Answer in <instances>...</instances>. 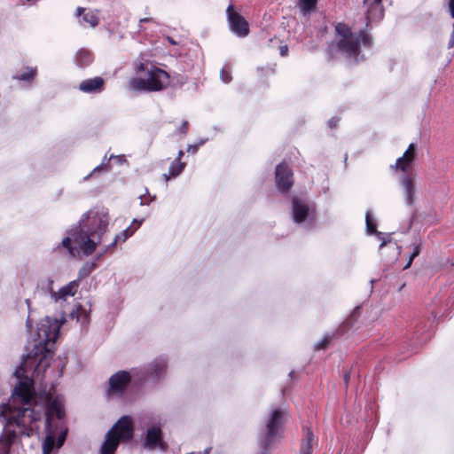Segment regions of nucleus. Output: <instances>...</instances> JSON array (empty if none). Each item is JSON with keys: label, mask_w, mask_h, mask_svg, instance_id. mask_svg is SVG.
<instances>
[{"label": "nucleus", "mask_w": 454, "mask_h": 454, "mask_svg": "<svg viewBox=\"0 0 454 454\" xmlns=\"http://www.w3.org/2000/svg\"><path fill=\"white\" fill-rule=\"evenodd\" d=\"M96 267H97V264L94 262H85L82 265V267L80 269V270L78 272V278L76 280H79V283H80L81 280L85 278L86 277H88L96 269Z\"/></svg>", "instance_id": "393cba45"}, {"label": "nucleus", "mask_w": 454, "mask_h": 454, "mask_svg": "<svg viewBox=\"0 0 454 454\" xmlns=\"http://www.w3.org/2000/svg\"><path fill=\"white\" fill-rule=\"evenodd\" d=\"M420 253V247L419 245H413V251L410 255L409 261L407 264L404 266V269L409 268L411 265L412 261L415 257H417Z\"/></svg>", "instance_id": "c756f323"}, {"label": "nucleus", "mask_w": 454, "mask_h": 454, "mask_svg": "<svg viewBox=\"0 0 454 454\" xmlns=\"http://www.w3.org/2000/svg\"><path fill=\"white\" fill-rule=\"evenodd\" d=\"M220 77L224 83H229L231 81L232 77L231 74V67L229 65H225L222 68Z\"/></svg>", "instance_id": "c85d7f7f"}, {"label": "nucleus", "mask_w": 454, "mask_h": 454, "mask_svg": "<svg viewBox=\"0 0 454 454\" xmlns=\"http://www.w3.org/2000/svg\"><path fill=\"white\" fill-rule=\"evenodd\" d=\"M151 20H152V19H150V18H144V19H141V20H140V22H141V23H142V22H149V21H151Z\"/></svg>", "instance_id": "79ce46f5"}, {"label": "nucleus", "mask_w": 454, "mask_h": 454, "mask_svg": "<svg viewBox=\"0 0 454 454\" xmlns=\"http://www.w3.org/2000/svg\"><path fill=\"white\" fill-rule=\"evenodd\" d=\"M26 325L28 330L31 328V320L29 317L27 319Z\"/></svg>", "instance_id": "58836bf2"}, {"label": "nucleus", "mask_w": 454, "mask_h": 454, "mask_svg": "<svg viewBox=\"0 0 454 454\" xmlns=\"http://www.w3.org/2000/svg\"><path fill=\"white\" fill-rule=\"evenodd\" d=\"M167 363L164 359H157L155 360L151 365L146 372L147 376H150L152 378H159L160 374L164 372L166 369Z\"/></svg>", "instance_id": "b1692460"}, {"label": "nucleus", "mask_w": 454, "mask_h": 454, "mask_svg": "<svg viewBox=\"0 0 454 454\" xmlns=\"http://www.w3.org/2000/svg\"><path fill=\"white\" fill-rule=\"evenodd\" d=\"M27 349H29V350H28V352H27V353H29L30 351H32V350H33V348L30 349V347H27ZM27 355H28V354H27V356H26V358L24 359L23 364H22L20 366H19V367L16 369V371H15V376H16L18 379H20V378L22 377V373H23V370H24V368H23V367H24V366H26L28 363H30L32 366H35V364H36V366H37V367H38V366H43V367H44V368H45V367H47V366H48L47 359H48V357H49V356H47V357L43 361V363H39V360H38V359H35V358H34V357L28 358Z\"/></svg>", "instance_id": "4be33fe9"}, {"label": "nucleus", "mask_w": 454, "mask_h": 454, "mask_svg": "<svg viewBox=\"0 0 454 454\" xmlns=\"http://www.w3.org/2000/svg\"><path fill=\"white\" fill-rule=\"evenodd\" d=\"M448 8H449L450 16L454 19V0H449Z\"/></svg>", "instance_id": "f704fd0d"}, {"label": "nucleus", "mask_w": 454, "mask_h": 454, "mask_svg": "<svg viewBox=\"0 0 454 454\" xmlns=\"http://www.w3.org/2000/svg\"><path fill=\"white\" fill-rule=\"evenodd\" d=\"M276 184L280 192H287L293 185V173L286 163H280L276 168Z\"/></svg>", "instance_id": "f8f14e48"}, {"label": "nucleus", "mask_w": 454, "mask_h": 454, "mask_svg": "<svg viewBox=\"0 0 454 454\" xmlns=\"http://www.w3.org/2000/svg\"><path fill=\"white\" fill-rule=\"evenodd\" d=\"M145 446L148 449L160 448V450H166V444L161 440V431L160 428L153 427L147 430Z\"/></svg>", "instance_id": "dca6fc26"}, {"label": "nucleus", "mask_w": 454, "mask_h": 454, "mask_svg": "<svg viewBox=\"0 0 454 454\" xmlns=\"http://www.w3.org/2000/svg\"><path fill=\"white\" fill-rule=\"evenodd\" d=\"M104 79L97 76L94 78L83 80L79 84V90L85 93H99L104 90Z\"/></svg>", "instance_id": "f3484780"}, {"label": "nucleus", "mask_w": 454, "mask_h": 454, "mask_svg": "<svg viewBox=\"0 0 454 454\" xmlns=\"http://www.w3.org/2000/svg\"><path fill=\"white\" fill-rule=\"evenodd\" d=\"M76 16L81 17L82 19L79 20L80 24H89L90 27H95L99 23V18L97 13L93 11H89L85 12V9L82 7H77L76 9Z\"/></svg>", "instance_id": "6ab92c4d"}, {"label": "nucleus", "mask_w": 454, "mask_h": 454, "mask_svg": "<svg viewBox=\"0 0 454 454\" xmlns=\"http://www.w3.org/2000/svg\"><path fill=\"white\" fill-rule=\"evenodd\" d=\"M198 147H199V145H189L187 151L192 152V153H196L198 150Z\"/></svg>", "instance_id": "e433bc0d"}, {"label": "nucleus", "mask_w": 454, "mask_h": 454, "mask_svg": "<svg viewBox=\"0 0 454 454\" xmlns=\"http://www.w3.org/2000/svg\"><path fill=\"white\" fill-rule=\"evenodd\" d=\"M454 47V22H453V25H452V32L450 35V40H449V43H448V48L449 49H451Z\"/></svg>", "instance_id": "2f4dec72"}, {"label": "nucleus", "mask_w": 454, "mask_h": 454, "mask_svg": "<svg viewBox=\"0 0 454 454\" xmlns=\"http://www.w3.org/2000/svg\"><path fill=\"white\" fill-rule=\"evenodd\" d=\"M79 280H73L60 288L58 292L51 291V297L56 302L65 301L68 297H73L79 287Z\"/></svg>", "instance_id": "2eb2a0df"}, {"label": "nucleus", "mask_w": 454, "mask_h": 454, "mask_svg": "<svg viewBox=\"0 0 454 454\" xmlns=\"http://www.w3.org/2000/svg\"><path fill=\"white\" fill-rule=\"evenodd\" d=\"M288 419L286 410L271 409L264 419V427L259 433L258 444L266 451L283 438L285 424Z\"/></svg>", "instance_id": "39448f33"}, {"label": "nucleus", "mask_w": 454, "mask_h": 454, "mask_svg": "<svg viewBox=\"0 0 454 454\" xmlns=\"http://www.w3.org/2000/svg\"><path fill=\"white\" fill-rule=\"evenodd\" d=\"M227 20L231 31L239 37H246L249 34L248 22L230 4L226 10Z\"/></svg>", "instance_id": "6e6552de"}, {"label": "nucleus", "mask_w": 454, "mask_h": 454, "mask_svg": "<svg viewBox=\"0 0 454 454\" xmlns=\"http://www.w3.org/2000/svg\"><path fill=\"white\" fill-rule=\"evenodd\" d=\"M26 303L27 304L28 307L30 306V301L28 299L26 300Z\"/></svg>", "instance_id": "c03bdc74"}, {"label": "nucleus", "mask_w": 454, "mask_h": 454, "mask_svg": "<svg viewBox=\"0 0 454 454\" xmlns=\"http://www.w3.org/2000/svg\"><path fill=\"white\" fill-rule=\"evenodd\" d=\"M279 53L282 57H286L288 55V46L287 45H282L279 48Z\"/></svg>", "instance_id": "473e14b6"}, {"label": "nucleus", "mask_w": 454, "mask_h": 454, "mask_svg": "<svg viewBox=\"0 0 454 454\" xmlns=\"http://www.w3.org/2000/svg\"><path fill=\"white\" fill-rule=\"evenodd\" d=\"M187 130H188V122L186 121H183V124L181 125V127L178 129V131L183 133V134H186L187 133Z\"/></svg>", "instance_id": "72a5a7b5"}, {"label": "nucleus", "mask_w": 454, "mask_h": 454, "mask_svg": "<svg viewBox=\"0 0 454 454\" xmlns=\"http://www.w3.org/2000/svg\"><path fill=\"white\" fill-rule=\"evenodd\" d=\"M307 218L309 219V221L315 220V212L313 209H311L309 205L298 199L294 198L293 199V219L295 223H301L304 222Z\"/></svg>", "instance_id": "9d476101"}, {"label": "nucleus", "mask_w": 454, "mask_h": 454, "mask_svg": "<svg viewBox=\"0 0 454 454\" xmlns=\"http://www.w3.org/2000/svg\"><path fill=\"white\" fill-rule=\"evenodd\" d=\"M137 72L139 77H133L129 81L128 86L136 91H160L170 84V76L165 70L151 63H140Z\"/></svg>", "instance_id": "20e7f679"}, {"label": "nucleus", "mask_w": 454, "mask_h": 454, "mask_svg": "<svg viewBox=\"0 0 454 454\" xmlns=\"http://www.w3.org/2000/svg\"><path fill=\"white\" fill-rule=\"evenodd\" d=\"M108 224L109 216L106 209H90L82 215L78 226L68 232L69 236L62 240L61 246L66 247L73 257L79 254L78 248L85 255H90L103 241Z\"/></svg>", "instance_id": "f03ea898"}, {"label": "nucleus", "mask_w": 454, "mask_h": 454, "mask_svg": "<svg viewBox=\"0 0 454 454\" xmlns=\"http://www.w3.org/2000/svg\"><path fill=\"white\" fill-rule=\"evenodd\" d=\"M343 379H344V381H345V384L348 385V381H349V379H350V374L348 372H346L343 375Z\"/></svg>", "instance_id": "4c0bfd02"}, {"label": "nucleus", "mask_w": 454, "mask_h": 454, "mask_svg": "<svg viewBox=\"0 0 454 454\" xmlns=\"http://www.w3.org/2000/svg\"><path fill=\"white\" fill-rule=\"evenodd\" d=\"M401 184L403 190L406 204L409 206L413 205L416 193L415 175L412 173L403 175L401 178Z\"/></svg>", "instance_id": "4468645a"}, {"label": "nucleus", "mask_w": 454, "mask_h": 454, "mask_svg": "<svg viewBox=\"0 0 454 454\" xmlns=\"http://www.w3.org/2000/svg\"><path fill=\"white\" fill-rule=\"evenodd\" d=\"M336 33L340 36L337 42V49L345 53L348 58L358 61L361 43L364 47L370 48L372 44V37L364 29L358 33L352 32L351 28L345 23H338L335 27Z\"/></svg>", "instance_id": "423d86ee"}, {"label": "nucleus", "mask_w": 454, "mask_h": 454, "mask_svg": "<svg viewBox=\"0 0 454 454\" xmlns=\"http://www.w3.org/2000/svg\"><path fill=\"white\" fill-rule=\"evenodd\" d=\"M135 223H136V227H135L133 230H131V227H128V228H127L126 230H124L121 233H120V234L116 235V236H115V238H114V241L106 247V248L105 252H108V251H109L110 249H112V248H113V247H114L118 242H120V241H122V242H123V241H125L129 237H130V236L133 234V232L136 231V229H137V228H138V227L140 226V224H141V223H142V222H141V221H140V222H137V221H135Z\"/></svg>", "instance_id": "5701e85b"}, {"label": "nucleus", "mask_w": 454, "mask_h": 454, "mask_svg": "<svg viewBox=\"0 0 454 454\" xmlns=\"http://www.w3.org/2000/svg\"><path fill=\"white\" fill-rule=\"evenodd\" d=\"M416 148L417 147L415 144H410L403 156L398 158L395 165H392L391 168L393 169L401 170L403 172L409 171L411 168L413 160H415Z\"/></svg>", "instance_id": "ddd939ff"}, {"label": "nucleus", "mask_w": 454, "mask_h": 454, "mask_svg": "<svg viewBox=\"0 0 454 454\" xmlns=\"http://www.w3.org/2000/svg\"><path fill=\"white\" fill-rule=\"evenodd\" d=\"M329 341H330V339L325 337L323 340L317 342L315 345V349L320 350V349L325 348L327 346V344L329 343Z\"/></svg>", "instance_id": "7c9ffc66"}, {"label": "nucleus", "mask_w": 454, "mask_h": 454, "mask_svg": "<svg viewBox=\"0 0 454 454\" xmlns=\"http://www.w3.org/2000/svg\"><path fill=\"white\" fill-rule=\"evenodd\" d=\"M364 5L366 8V28L370 26L371 23L374 21H380L383 19L384 7L382 5V0H364Z\"/></svg>", "instance_id": "9b49d317"}, {"label": "nucleus", "mask_w": 454, "mask_h": 454, "mask_svg": "<svg viewBox=\"0 0 454 454\" xmlns=\"http://www.w3.org/2000/svg\"><path fill=\"white\" fill-rule=\"evenodd\" d=\"M45 416L46 437L43 454H51L55 440L58 448L66 440L67 429L64 425V403L60 396H46L43 403L33 402L29 381H20L14 387L11 400L0 406V419L6 423L0 436V454H8L12 444L21 436H30L39 429V422Z\"/></svg>", "instance_id": "f257e3e1"}, {"label": "nucleus", "mask_w": 454, "mask_h": 454, "mask_svg": "<svg viewBox=\"0 0 454 454\" xmlns=\"http://www.w3.org/2000/svg\"><path fill=\"white\" fill-rule=\"evenodd\" d=\"M317 0H300L299 7L303 15L310 13L316 7Z\"/></svg>", "instance_id": "a878e982"}, {"label": "nucleus", "mask_w": 454, "mask_h": 454, "mask_svg": "<svg viewBox=\"0 0 454 454\" xmlns=\"http://www.w3.org/2000/svg\"><path fill=\"white\" fill-rule=\"evenodd\" d=\"M338 121V118H332L331 120H329L328 125L331 129L335 128L337 126Z\"/></svg>", "instance_id": "c9c22d12"}, {"label": "nucleus", "mask_w": 454, "mask_h": 454, "mask_svg": "<svg viewBox=\"0 0 454 454\" xmlns=\"http://www.w3.org/2000/svg\"><path fill=\"white\" fill-rule=\"evenodd\" d=\"M130 374L126 371H120L109 379L107 395L113 397H120L130 382Z\"/></svg>", "instance_id": "1a4fd4ad"}, {"label": "nucleus", "mask_w": 454, "mask_h": 454, "mask_svg": "<svg viewBox=\"0 0 454 454\" xmlns=\"http://www.w3.org/2000/svg\"><path fill=\"white\" fill-rule=\"evenodd\" d=\"M163 176H164V178L168 181L169 178L167 174H164Z\"/></svg>", "instance_id": "37998d69"}, {"label": "nucleus", "mask_w": 454, "mask_h": 454, "mask_svg": "<svg viewBox=\"0 0 454 454\" xmlns=\"http://www.w3.org/2000/svg\"><path fill=\"white\" fill-rule=\"evenodd\" d=\"M62 324V320L52 319L48 316L40 320L33 340V350L28 353V358L34 357L43 363L50 356Z\"/></svg>", "instance_id": "7ed1b4c3"}, {"label": "nucleus", "mask_w": 454, "mask_h": 454, "mask_svg": "<svg viewBox=\"0 0 454 454\" xmlns=\"http://www.w3.org/2000/svg\"><path fill=\"white\" fill-rule=\"evenodd\" d=\"M317 441L313 432L309 427H303V434L301 440V448L299 454H312V449Z\"/></svg>", "instance_id": "a211bd4d"}, {"label": "nucleus", "mask_w": 454, "mask_h": 454, "mask_svg": "<svg viewBox=\"0 0 454 454\" xmlns=\"http://www.w3.org/2000/svg\"><path fill=\"white\" fill-rule=\"evenodd\" d=\"M36 74V69L30 67L27 68V71L24 72L20 75L14 76L15 79L22 80V81H30L32 80Z\"/></svg>", "instance_id": "cd10ccee"}, {"label": "nucleus", "mask_w": 454, "mask_h": 454, "mask_svg": "<svg viewBox=\"0 0 454 454\" xmlns=\"http://www.w3.org/2000/svg\"><path fill=\"white\" fill-rule=\"evenodd\" d=\"M132 437V420L130 417L123 416L107 432L100 448V454H114L121 441H129Z\"/></svg>", "instance_id": "0eeeda50"}, {"label": "nucleus", "mask_w": 454, "mask_h": 454, "mask_svg": "<svg viewBox=\"0 0 454 454\" xmlns=\"http://www.w3.org/2000/svg\"><path fill=\"white\" fill-rule=\"evenodd\" d=\"M93 54L87 49H80L74 56V63L79 67H86L93 62Z\"/></svg>", "instance_id": "aec40b11"}, {"label": "nucleus", "mask_w": 454, "mask_h": 454, "mask_svg": "<svg viewBox=\"0 0 454 454\" xmlns=\"http://www.w3.org/2000/svg\"><path fill=\"white\" fill-rule=\"evenodd\" d=\"M102 168H103V166H102V165H99V166L96 167V168L93 169L92 173H96L97 171H98L99 169H102Z\"/></svg>", "instance_id": "a19ab883"}, {"label": "nucleus", "mask_w": 454, "mask_h": 454, "mask_svg": "<svg viewBox=\"0 0 454 454\" xmlns=\"http://www.w3.org/2000/svg\"><path fill=\"white\" fill-rule=\"evenodd\" d=\"M183 155H184V152L182 150H180L178 152V155H177V158L176 160H181V158L183 157Z\"/></svg>", "instance_id": "ea45409f"}, {"label": "nucleus", "mask_w": 454, "mask_h": 454, "mask_svg": "<svg viewBox=\"0 0 454 454\" xmlns=\"http://www.w3.org/2000/svg\"><path fill=\"white\" fill-rule=\"evenodd\" d=\"M184 167H185V163L182 162L179 160H175L169 167V169H168L169 175L173 177L177 176L184 170Z\"/></svg>", "instance_id": "bb28decb"}, {"label": "nucleus", "mask_w": 454, "mask_h": 454, "mask_svg": "<svg viewBox=\"0 0 454 454\" xmlns=\"http://www.w3.org/2000/svg\"><path fill=\"white\" fill-rule=\"evenodd\" d=\"M365 223H366V229L369 234H375L379 239L381 240V244L380 247H383L387 245V243L389 241V239H386L384 237V234L382 232H379L376 230V226L374 223V220L372 218V215L370 211L366 212L365 215Z\"/></svg>", "instance_id": "412c9836"}]
</instances>
